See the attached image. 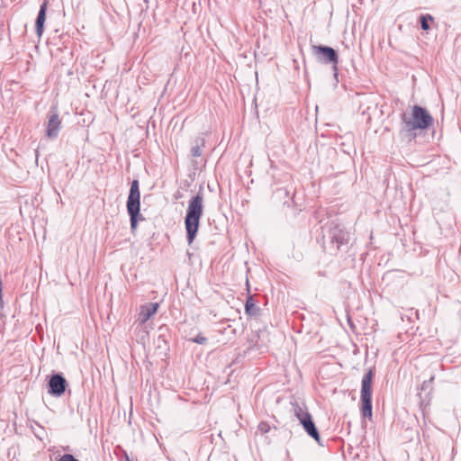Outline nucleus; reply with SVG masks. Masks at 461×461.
I'll return each mask as SVG.
<instances>
[{
	"label": "nucleus",
	"mask_w": 461,
	"mask_h": 461,
	"mask_svg": "<svg viewBox=\"0 0 461 461\" xmlns=\"http://www.w3.org/2000/svg\"><path fill=\"white\" fill-rule=\"evenodd\" d=\"M59 461H79L77 460L73 455L71 454H64L60 458Z\"/></svg>",
	"instance_id": "f3484780"
},
{
	"label": "nucleus",
	"mask_w": 461,
	"mask_h": 461,
	"mask_svg": "<svg viewBox=\"0 0 461 461\" xmlns=\"http://www.w3.org/2000/svg\"><path fill=\"white\" fill-rule=\"evenodd\" d=\"M48 8V0H44L41 5L36 21H35V30L36 34L39 38L41 37L44 31V23L46 21V12Z\"/></svg>",
	"instance_id": "9d476101"
},
{
	"label": "nucleus",
	"mask_w": 461,
	"mask_h": 461,
	"mask_svg": "<svg viewBox=\"0 0 461 461\" xmlns=\"http://www.w3.org/2000/svg\"><path fill=\"white\" fill-rule=\"evenodd\" d=\"M205 140L203 138H197L195 140V145L191 149V154L193 157H200L203 153V148L204 147Z\"/></svg>",
	"instance_id": "4468645a"
},
{
	"label": "nucleus",
	"mask_w": 461,
	"mask_h": 461,
	"mask_svg": "<svg viewBox=\"0 0 461 461\" xmlns=\"http://www.w3.org/2000/svg\"><path fill=\"white\" fill-rule=\"evenodd\" d=\"M433 123V117L429 111L418 104L411 108V113L401 114V128L399 134L402 139L412 140L417 137V131L429 129Z\"/></svg>",
	"instance_id": "f257e3e1"
},
{
	"label": "nucleus",
	"mask_w": 461,
	"mask_h": 461,
	"mask_svg": "<svg viewBox=\"0 0 461 461\" xmlns=\"http://www.w3.org/2000/svg\"><path fill=\"white\" fill-rule=\"evenodd\" d=\"M190 340L200 345H204L207 342V339L203 337L202 334H198L194 338L190 339Z\"/></svg>",
	"instance_id": "dca6fc26"
},
{
	"label": "nucleus",
	"mask_w": 461,
	"mask_h": 461,
	"mask_svg": "<svg viewBox=\"0 0 461 461\" xmlns=\"http://www.w3.org/2000/svg\"><path fill=\"white\" fill-rule=\"evenodd\" d=\"M203 213V196L201 193H198L190 199L185 217V226L188 245H191L194 242L197 235Z\"/></svg>",
	"instance_id": "f03ea898"
},
{
	"label": "nucleus",
	"mask_w": 461,
	"mask_h": 461,
	"mask_svg": "<svg viewBox=\"0 0 461 461\" xmlns=\"http://www.w3.org/2000/svg\"><path fill=\"white\" fill-rule=\"evenodd\" d=\"M300 424L303 426L304 431L312 438L320 446H323L319 430L312 420V415H305Z\"/></svg>",
	"instance_id": "1a4fd4ad"
},
{
	"label": "nucleus",
	"mask_w": 461,
	"mask_h": 461,
	"mask_svg": "<svg viewBox=\"0 0 461 461\" xmlns=\"http://www.w3.org/2000/svg\"><path fill=\"white\" fill-rule=\"evenodd\" d=\"M374 371L369 369L361 381V414L364 418H372V381Z\"/></svg>",
	"instance_id": "20e7f679"
},
{
	"label": "nucleus",
	"mask_w": 461,
	"mask_h": 461,
	"mask_svg": "<svg viewBox=\"0 0 461 461\" xmlns=\"http://www.w3.org/2000/svg\"><path fill=\"white\" fill-rule=\"evenodd\" d=\"M245 312L250 316L257 315L259 312V308L256 305L254 299L251 296H249L246 302Z\"/></svg>",
	"instance_id": "ddd939ff"
},
{
	"label": "nucleus",
	"mask_w": 461,
	"mask_h": 461,
	"mask_svg": "<svg viewBox=\"0 0 461 461\" xmlns=\"http://www.w3.org/2000/svg\"><path fill=\"white\" fill-rule=\"evenodd\" d=\"M158 304L157 303H149L140 307L138 316V321L140 324L145 323L151 316L158 312Z\"/></svg>",
	"instance_id": "9b49d317"
},
{
	"label": "nucleus",
	"mask_w": 461,
	"mask_h": 461,
	"mask_svg": "<svg viewBox=\"0 0 461 461\" xmlns=\"http://www.w3.org/2000/svg\"><path fill=\"white\" fill-rule=\"evenodd\" d=\"M259 429L263 432H267L268 430V425L267 423H260L258 426Z\"/></svg>",
	"instance_id": "a211bd4d"
},
{
	"label": "nucleus",
	"mask_w": 461,
	"mask_h": 461,
	"mask_svg": "<svg viewBox=\"0 0 461 461\" xmlns=\"http://www.w3.org/2000/svg\"><path fill=\"white\" fill-rule=\"evenodd\" d=\"M292 405H293L294 414L298 419L299 422L302 421V419H303V417L305 415H311L310 412L308 411L307 408L304 405H301L298 402L292 403Z\"/></svg>",
	"instance_id": "f8f14e48"
},
{
	"label": "nucleus",
	"mask_w": 461,
	"mask_h": 461,
	"mask_svg": "<svg viewBox=\"0 0 461 461\" xmlns=\"http://www.w3.org/2000/svg\"><path fill=\"white\" fill-rule=\"evenodd\" d=\"M47 118L46 135L50 140L57 139L61 129V121L55 107L49 111Z\"/></svg>",
	"instance_id": "6e6552de"
},
{
	"label": "nucleus",
	"mask_w": 461,
	"mask_h": 461,
	"mask_svg": "<svg viewBox=\"0 0 461 461\" xmlns=\"http://www.w3.org/2000/svg\"><path fill=\"white\" fill-rule=\"evenodd\" d=\"M323 240L324 243L329 242L336 250H339L342 245L349 241V233L344 227L330 222L324 228Z\"/></svg>",
	"instance_id": "39448f33"
},
{
	"label": "nucleus",
	"mask_w": 461,
	"mask_h": 461,
	"mask_svg": "<svg viewBox=\"0 0 461 461\" xmlns=\"http://www.w3.org/2000/svg\"><path fill=\"white\" fill-rule=\"evenodd\" d=\"M35 153H36V158H38V150L36 149L35 150Z\"/></svg>",
	"instance_id": "4be33fe9"
},
{
	"label": "nucleus",
	"mask_w": 461,
	"mask_h": 461,
	"mask_svg": "<svg viewBox=\"0 0 461 461\" xmlns=\"http://www.w3.org/2000/svg\"><path fill=\"white\" fill-rule=\"evenodd\" d=\"M312 53L320 63L331 65L334 75L337 77L339 55L333 48L325 45H312Z\"/></svg>",
	"instance_id": "423d86ee"
},
{
	"label": "nucleus",
	"mask_w": 461,
	"mask_h": 461,
	"mask_svg": "<svg viewBox=\"0 0 461 461\" xmlns=\"http://www.w3.org/2000/svg\"><path fill=\"white\" fill-rule=\"evenodd\" d=\"M125 461H132L128 455L125 453Z\"/></svg>",
	"instance_id": "412c9836"
},
{
	"label": "nucleus",
	"mask_w": 461,
	"mask_h": 461,
	"mask_svg": "<svg viewBox=\"0 0 461 461\" xmlns=\"http://www.w3.org/2000/svg\"><path fill=\"white\" fill-rule=\"evenodd\" d=\"M433 379L434 377H431L429 381L423 382V387L427 384V383H430Z\"/></svg>",
	"instance_id": "aec40b11"
},
{
	"label": "nucleus",
	"mask_w": 461,
	"mask_h": 461,
	"mask_svg": "<svg viewBox=\"0 0 461 461\" xmlns=\"http://www.w3.org/2000/svg\"><path fill=\"white\" fill-rule=\"evenodd\" d=\"M68 383L61 373H54L50 376L48 382V393L55 397L64 394Z\"/></svg>",
	"instance_id": "0eeeda50"
},
{
	"label": "nucleus",
	"mask_w": 461,
	"mask_h": 461,
	"mask_svg": "<svg viewBox=\"0 0 461 461\" xmlns=\"http://www.w3.org/2000/svg\"><path fill=\"white\" fill-rule=\"evenodd\" d=\"M276 193L279 194H285V195H288V194H289L286 189H283V188L282 189H278L276 191Z\"/></svg>",
	"instance_id": "6ab92c4d"
},
{
	"label": "nucleus",
	"mask_w": 461,
	"mask_h": 461,
	"mask_svg": "<svg viewBox=\"0 0 461 461\" xmlns=\"http://www.w3.org/2000/svg\"><path fill=\"white\" fill-rule=\"evenodd\" d=\"M126 207L130 215L131 228L133 230L137 228L138 221L144 220L140 214V183L137 179H134L131 184Z\"/></svg>",
	"instance_id": "7ed1b4c3"
},
{
	"label": "nucleus",
	"mask_w": 461,
	"mask_h": 461,
	"mask_svg": "<svg viewBox=\"0 0 461 461\" xmlns=\"http://www.w3.org/2000/svg\"><path fill=\"white\" fill-rule=\"evenodd\" d=\"M433 18L430 14H422L420 17V27L423 31H428L429 29V22L432 21Z\"/></svg>",
	"instance_id": "2eb2a0df"
}]
</instances>
